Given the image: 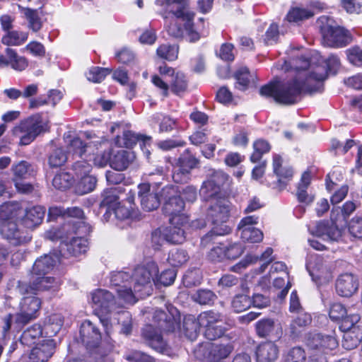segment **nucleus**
Returning a JSON list of instances; mask_svg holds the SVG:
<instances>
[{
    "label": "nucleus",
    "mask_w": 362,
    "mask_h": 362,
    "mask_svg": "<svg viewBox=\"0 0 362 362\" xmlns=\"http://www.w3.org/2000/svg\"><path fill=\"white\" fill-rule=\"evenodd\" d=\"M230 214V204L226 199L214 200L207 210V218L214 225H221L226 223Z\"/></svg>",
    "instance_id": "14"
},
{
    "label": "nucleus",
    "mask_w": 362,
    "mask_h": 362,
    "mask_svg": "<svg viewBox=\"0 0 362 362\" xmlns=\"http://www.w3.org/2000/svg\"><path fill=\"white\" fill-rule=\"evenodd\" d=\"M0 234L13 245H18L25 242V237L18 228L16 220L0 223Z\"/></svg>",
    "instance_id": "20"
},
{
    "label": "nucleus",
    "mask_w": 362,
    "mask_h": 362,
    "mask_svg": "<svg viewBox=\"0 0 362 362\" xmlns=\"http://www.w3.org/2000/svg\"><path fill=\"white\" fill-rule=\"evenodd\" d=\"M198 320L201 327L204 329L223 321V315L214 310H208L201 313L198 315Z\"/></svg>",
    "instance_id": "35"
},
{
    "label": "nucleus",
    "mask_w": 362,
    "mask_h": 362,
    "mask_svg": "<svg viewBox=\"0 0 362 362\" xmlns=\"http://www.w3.org/2000/svg\"><path fill=\"white\" fill-rule=\"evenodd\" d=\"M275 328V322L271 318H264L257 322L256 332L259 337L264 338L270 336Z\"/></svg>",
    "instance_id": "47"
},
{
    "label": "nucleus",
    "mask_w": 362,
    "mask_h": 362,
    "mask_svg": "<svg viewBox=\"0 0 362 362\" xmlns=\"http://www.w3.org/2000/svg\"><path fill=\"white\" fill-rule=\"evenodd\" d=\"M21 212L22 209L18 203H4L0 206V223L16 220Z\"/></svg>",
    "instance_id": "33"
},
{
    "label": "nucleus",
    "mask_w": 362,
    "mask_h": 362,
    "mask_svg": "<svg viewBox=\"0 0 362 362\" xmlns=\"http://www.w3.org/2000/svg\"><path fill=\"white\" fill-rule=\"evenodd\" d=\"M168 14L185 22L184 27L189 37V42L199 40V34L194 30V13L189 8V0H168Z\"/></svg>",
    "instance_id": "4"
},
{
    "label": "nucleus",
    "mask_w": 362,
    "mask_h": 362,
    "mask_svg": "<svg viewBox=\"0 0 362 362\" xmlns=\"http://www.w3.org/2000/svg\"><path fill=\"white\" fill-rule=\"evenodd\" d=\"M179 47L176 45L163 44L156 49L157 56L168 61H174L177 58Z\"/></svg>",
    "instance_id": "41"
},
{
    "label": "nucleus",
    "mask_w": 362,
    "mask_h": 362,
    "mask_svg": "<svg viewBox=\"0 0 362 362\" xmlns=\"http://www.w3.org/2000/svg\"><path fill=\"white\" fill-rule=\"evenodd\" d=\"M358 279L351 272H344L339 275L335 282L337 294L341 297H351L358 288Z\"/></svg>",
    "instance_id": "15"
},
{
    "label": "nucleus",
    "mask_w": 362,
    "mask_h": 362,
    "mask_svg": "<svg viewBox=\"0 0 362 362\" xmlns=\"http://www.w3.org/2000/svg\"><path fill=\"white\" fill-rule=\"evenodd\" d=\"M142 336L148 344L156 351L163 353L166 349V343L161 334L152 325H146L142 329Z\"/></svg>",
    "instance_id": "24"
},
{
    "label": "nucleus",
    "mask_w": 362,
    "mask_h": 362,
    "mask_svg": "<svg viewBox=\"0 0 362 362\" xmlns=\"http://www.w3.org/2000/svg\"><path fill=\"white\" fill-rule=\"evenodd\" d=\"M154 193L147 195H143L140 198L142 208L147 211H153L157 209L160 205V199L157 189H153Z\"/></svg>",
    "instance_id": "55"
},
{
    "label": "nucleus",
    "mask_w": 362,
    "mask_h": 362,
    "mask_svg": "<svg viewBox=\"0 0 362 362\" xmlns=\"http://www.w3.org/2000/svg\"><path fill=\"white\" fill-rule=\"evenodd\" d=\"M230 228L226 225L222 226L221 228L214 227L210 233L205 235L201 240V244L204 247L209 245L213 240L214 236L223 235L229 233Z\"/></svg>",
    "instance_id": "61"
},
{
    "label": "nucleus",
    "mask_w": 362,
    "mask_h": 362,
    "mask_svg": "<svg viewBox=\"0 0 362 362\" xmlns=\"http://www.w3.org/2000/svg\"><path fill=\"white\" fill-rule=\"evenodd\" d=\"M86 147L87 145L83 144L80 138L75 137L70 141L68 145L69 154L81 158L86 152Z\"/></svg>",
    "instance_id": "60"
},
{
    "label": "nucleus",
    "mask_w": 362,
    "mask_h": 362,
    "mask_svg": "<svg viewBox=\"0 0 362 362\" xmlns=\"http://www.w3.org/2000/svg\"><path fill=\"white\" fill-rule=\"evenodd\" d=\"M54 349L53 339H44L31 350L29 358L33 362H46L53 355Z\"/></svg>",
    "instance_id": "22"
},
{
    "label": "nucleus",
    "mask_w": 362,
    "mask_h": 362,
    "mask_svg": "<svg viewBox=\"0 0 362 362\" xmlns=\"http://www.w3.org/2000/svg\"><path fill=\"white\" fill-rule=\"evenodd\" d=\"M254 152L250 156L252 163L259 161L262 155L269 151L270 145L264 139H258L253 144Z\"/></svg>",
    "instance_id": "56"
},
{
    "label": "nucleus",
    "mask_w": 362,
    "mask_h": 362,
    "mask_svg": "<svg viewBox=\"0 0 362 362\" xmlns=\"http://www.w3.org/2000/svg\"><path fill=\"white\" fill-rule=\"evenodd\" d=\"M199 164V160L186 149L173 165L172 178L176 183H187L191 177V171Z\"/></svg>",
    "instance_id": "6"
},
{
    "label": "nucleus",
    "mask_w": 362,
    "mask_h": 362,
    "mask_svg": "<svg viewBox=\"0 0 362 362\" xmlns=\"http://www.w3.org/2000/svg\"><path fill=\"white\" fill-rule=\"evenodd\" d=\"M45 209L41 206H34L25 210L21 218L22 224L28 228L33 229L42 222Z\"/></svg>",
    "instance_id": "25"
},
{
    "label": "nucleus",
    "mask_w": 362,
    "mask_h": 362,
    "mask_svg": "<svg viewBox=\"0 0 362 362\" xmlns=\"http://www.w3.org/2000/svg\"><path fill=\"white\" fill-rule=\"evenodd\" d=\"M322 42L331 47H342L351 42L349 33L341 27H334L329 24L321 26Z\"/></svg>",
    "instance_id": "10"
},
{
    "label": "nucleus",
    "mask_w": 362,
    "mask_h": 362,
    "mask_svg": "<svg viewBox=\"0 0 362 362\" xmlns=\"http://www.w3.org/2000/svg\"><path fill=\"white\" fill-rule=\"evenodd\" d=\"M199 322L198 317L195 318L193 315H188L184 318L182 332L185 336L190 341L195 340L199 332Z\"/></svg>",
    "instance_id": "32"
},
{
    "label": "nucleus",
    "mask_w": 362,
    "mask_h": 362,
    "mask_svg": "<svg viewBox=\"0 0 362 362\" xmlns=\"http://www.w3.org/2000/svg\"><path fill=\"white\" fill-rule=\"evenodd\" d=\"M231 305L235 312L240 313L250 308L252 300L246 294H237L233 297Z\"/></svg>",
    "instance_id": "53"
},
{
    "label": "nucleus",
    "mask_w": 362,
    "mask_h": 362,
    "mask_svg": "<svg viewBox=\"0 0 362 362\" xmlns=\"http://www.w3.org/2000/svg\"><path fill=\"white\" fill-rule=\"evenodd\" d=\"M134 152L127 150H119L113 154L110 160V167L116 171L126 170L134 161Z\"/></svg>",
    "instance_id": "26"
},
{
    "label": "nucleus",
    "mask_w": 362,
    "mask_h": 362,
    "mask_svg": "<svg viewBox=\"0 0 362 362\" xmlns=\"http://www.w3.org/2000/svg\"><path fill=\"white\" fill-rule=\"evenodd\" d=\"M329 317L332 321H341L339 329L342 332L349 331L361 319L359 314L351 313L340 303L330 304Z\"/></svg>",
    "instance_id": "11"
},
{
    "label": "nucleus",
    "mask_w": 362,
    "mask_h": 362,
    "mask_svg": "<svg viewBox=\"0 0 362 362\" xmlns=\"http://www.w3.org/2000/svg\"><path fill=\"white\" fill-rule=\"evenodd\" d=\"M115 319L118 324L122 325L121 332L124 334H129L132 329V315L128 311H122L116 314Z\"/></svg>",
    "instance_id": "57"
},
{
    "label": "nucleus",
    "mask_w": 362,
    "mask_h": 362,
    "mask_svg": "<svg viewBox=\"0 0 362 362\" xmlns=\"http://www.w3.org/2000/svg\"><path fill=\"white\" fill-rule=\"evenodd\" d=\"M74 182V176L66 172L57 174L52 180L53 186L60 190H66L70 188Z\"/></svg>",
    "instance_id": "46"
},
{
    "label": "nucleus",
    "mask_w": 362,
    "mask_h": 362,
    "mask_svg": "<svg viewBox=\"0 0 362 362\" xmlns=\"http://www.w3.org/2000/svg\"><path fill=\"white\" fill-rule=\"evenodd\" d=\"M119 187H112L106 190L103 194V200L100 203V207H107V210L114 211L115 208L119 206V197L117 194Z\"/></svg>",
    "instance_id": "37"
},
{
    "label": "nucleus",
    "mask_w": 362,
    "mask_h": 362,
    "mask_svg": "<svg viewBox=\"0 0 362 362\" xmlns=\"http://www.w3.org/2000/svg\"><path fill=\"white\" fill-rule=\"evenodd\" d=\"M310 230L312 234L324 240L337 241L341 236V231L338 227L329 221H320Z\"/></svg>",
    "instance_id": "21"
},
{
    "label": "nucleus",
    "mask_w": 362,
    "mask_h": 362,
    "mask_svg": "<svg viewBox=\"0 0 362 362\" xmlns=\"http://www.w3.org/2000/svg\"><path fill=\"white\" fill-rule=\"evenodd\" d=\"M65 246L68 252L74 256L86 252L88 248L87 240L81 237L73 238Z\"/></svg>",
    "instance_id": "45"
},
{
    "label": "nucleus",
    "mask_w": 362,
    "mask_h": 362,
    "mask_svg": "<svg viewBox=\"0 0 362 362\" xmlns=\"http://www.w3.org/2000/svg\"><path fill=\"white\" fill-rule=\"evenodd\" d=\"M59 281L52 276H37L29 284L19 282L18 290L22 295L37 294L38 292L56 288Z\"/></svg>",
    "instance_id": "12"
},
{
    "label": "nucleus",
    "mask_w": 362,
    "mask_h": 362,
    "mask_svg": "<svg viewBox=\"0 0 362 362\" xmlns=\"http://www.w3.org/2000/svg\"><path fill=\"white\" fill-rule=\"evenodd\" d=\"M185 208V202L180 195L176 198H173L164 203L163 211L170 216L169 221L173 224L187 223L188 218L182 214Z\"/></svg>",
    "instance_id": "16"
},
{
    "label": "nucleus",
    "mask_w": 362,
    "mask_h": 362,
    "mask_svg": "<svg viewBox=\"0 0 362 362\" xmlns=\"http://www.w3.org/2000/svg\"><path fill=\"white\" fill-rule=\"evenodd\" d=\"M11 169L15 181L26 179L29 176L33 175L34 173L33 165L26 160H21L13 164Z\"/></svg>",
    "instance_id": "36"
},
{
    "label": "nucleus",
    "mask_w": 362,
    "mask_h": 362,
    "mask_svg": "<svg viewBox=\"0 0 362 362\" xmlns=\"http://www.w3.org/2000/svg\"><path fill=\"white\" fill-rule=\"evenodd\" d=\"M170 226L164 230V235L166 241L173 244H181L185 240L184 227L186 223L173 224L170 223Z\"/></svg>",
    "instance_id": "28"
},
{
    "label": "nucleus",
    "mask_w": 362,
    "mask_h": 362,
    "mask_svg": "<svg viewBox=\"0 0 362 362\" xmlns=\"http://www.w3.org/2000/svg\"><path fill=\"white\" fill-rule=\"evenodd\" d=\"M49 214L54 216L60 215L64 218H75L80 220L84 218V212L83 211L78 207L73 206L67 209H62V208H50Z\"/></svg>",
    "instance_id": "40"
},
{
    "label": "nucleus",
    "mask_w": 362,
    "mask_h": 362,
    "mask_svg": "<svg viewBox=\"0 0 362 362\" xmlns=\"http://www.w3.org/2000/svg\"><path fill=\"white\" fill-rule=\"evenodd\" d=\"M8 58L10 59L11 65L16 70H23L27 66L26 59L23 57H18L15 50L11 48L6 49Z\"/></svg>",
    "instance_id": "59"
},
{
    "label": "nucleus",
    "mask_w": 362,
    "mask_h": 362,
    "mask_svg": "<svg viewBox=\"0 0 362 362\" xmlns=\"http://www.w3.org/2000/svg\"><path fill=\"white\" fill-rule=\"evenodd\" d=\"M189 259V255L182 248H173L168 253V261L173 267H180Z\"/></svg>",
    "instance_id": "42"
},
{
    "label": "nucleus",
    "mask_w": 362,
    "mask_h": 362,
    "mask_svg": "<svg viewBox=\"0 0 362 362\" xmlns=\"http://www.w3.org/2000/svg\"><path fill=\"white\" fill-rule=\"evenodd\" d=\"M43 329L41 325L35 324L25 330L21 337V342L22 344L30 346L35 344L43 333Z\"/></svg>",
    "instance_id": "34"
},
{
    "label": "nucleus",
    "mask_w": 362,
    "mask_h": 362,
    "mask_svg": "<svg viewBox=\"0 0 362 362\" xmlns=\"http://www.w3.org/2000/svg\"><path fill=\"white\" fill-rule=\"evenodd\" d=\"M110 73L111 70L110 69L93 66L91 67L86 73V78L89 81L100 83Z\"/></svg>",
    "instance_id": "54"
},
{
    "label": "nucleus",
    "mask_w": 362,
    "mask_h": 362,
    "mask_svg": "<svg viewBox=\"0 0 362 362\" xmlns=\"http://www.w3.org/2000/svg\"><path fill=\"white\" fill-rule=\"evenodd\" d=\"M192 298L200 305H211L216 298V296L210 290L199 289L192 296Z\"/></svg>",
    "instance_id": "48"
},
{
    "label": "nucleus",
    "mask_w": 362,
    "mask_h": 362,
    "mask_svg": "<svg viewBox=\"0 0 362 362\" xmlns=\"http://www.w3.org/2000/svg\"><path fill=\"white\" fill-rule=\"evenodd\" d=\"M80 337L83 344L89 350L98 348L101 341L100 332L90 320H86L82 323Z\"/></svg>",
    "instance_id": "18"
},
{
    "label": "nucleus",
    "mask_w": 362,
    "mask_h": 362,
    "mask_svg": "<svg viewBox=\"0 0 362 362\" xmlns=\"http://www.w3.org/2000/svg\"><path fill=\"white\" fill-rule=\"evenodd\" d=\"M23 13L28 21V27L33 32H37L42 28V21L37 10L25 8Z\"/></svg>",
    "instance_id": "51"
},
{
    "label": "nucleus",
    "mask_w": 362,
    "mask_h": 362,
    "mask_svg": "<svg viewBox=\"0 0 362 362\" xmlns=\"http://www.w3.org/2000/svg\"><path fill=\"white\" fill-rule=\"evenodd\" d=\"M314 13L306 8L295 7L291 8L286 15V19L289 22L298 23L312 17Z\"/></svg>",
    "instance_id": "50"
},
{
    "label": "nucleus",
    "mask_w": 362,
    "mask_h": 362,
    "mask_svg": "<svg viewBox=\"0 0 362 362\" xmlns=\"http://www.w3.org/2000/svg\"><path fill=\"white\" fill-rule=\"evenodd\" d=\"M41 304V300L37 297H24L20 303L19 311L15 315L16 324L22 326L37 318Z\"/></svg>",
    "instance_id": "9"
},
{
    "label": "nucleus",
    "mask_w": 362,
    "mask_h": 362,
    "mask_svg": "<svg viewBox=\"0 0 362 362\" xmlns=\"http://www.w3.org/2000/svg\"><path fill=\"white\" fill-rule=\"evenodd\" d=\"M63 325V317L60 314H52L44 321V332L47 337L56 335Z\"/></svg>",
    "instance_id": "31"
},
{
    "label": "nucleus",
    "mask_w": 362,
    "mask_h": 362,
    "mask_svg": "<svg viewBox=\"0 0 362 362\" xmlns=\"http://www.w3.org/2000/svg\"><path fill=\"white\" fill-rule=\"evenodd\" d=\"M306 344L310 354L319 356L327 355L335 349L338 346V341L334 335L317 333L308 337Z\"/></svg>",
    "instance_id": "8"
},
{
    "label": "nucleus",
    "mask_w": 362,
    "mask_h": 362,
    "mask_svg": "<svg viewBox=\"0 0 362 362\" xmlns=\"http://www.w3.org/2000/svg\"><path fill=\"white\" fill-rule=\"evenodd\" d=\"M158 269L153 262L145 265H139L134 269L131 275L132 290L139 293L140 298L150 296L153 291V284L156 283Z\"/></svg>",
    "instance_id": "3"
},
{
    "label": "nucleus",
    "mask_w": 362,
    "mask_h": 362,
    "mask_svg": "<svg viewBox=\"0 0 362 362\" xmlns=\"http://www.w3.org/2000/svg\"><path fill=\"white\" fill-rule=\"evenodd\" d=\"M150 139V137L137 135L132 131H124L122 136H117L116 137L115 144L120 147L124 146L126 148H132L139 140H142L144 144H146V143Z\"/></svg>",
    "instance_id": "29"
},
{
    "label": "nucleus",
    "mask_w": 362,
    "mask_h": 362,
    "mask_svg": "<svg viewBox=\"0 0 362 362\" xmlns=\"http://www.w3.org/2000/svg\"><path fill=\"white\" fill-rule=\"evenodd\" d=\"M188 86V82L185 75L182 72H177L170 81V88L173 93L176 95H180L185 93Z\"/></svg>",
    "instance_id": "43"
},
{
    "label": "nucleus",
    "mask_w": 362,
    "mask_h": 362,
    "mask_svg": "<svg viewBox=\"0 0 362 362\" xmlns=\"http://www.w3.org/2000/svg\"><path fill=\"white\" fill-rule=\"evenodd\" d=\"M310 181V173L308 171L304 172L301 176L300 182L298 183L296 192V196L300 202L310 204L313 201V197L309 195L307 192Z\"/></svg>",
    "instance_id": "30"
},
{
    "label": "nucleus",
    "mask_w": 362,
    "mask_h": 362,
    "mask_svg": "<svg viewBox=\"0 0 362 362\" xmlns=\"http://www.w3.org/2000/svg\"><path fill=\"white\" fill-rule=\"evenodd\" d=\"M257 362H275L279 354L278 346L272 341L260 344L256 349Z\"/></svg>",
    "instance_id": "23"
},
{
    "label": "nucleus",
    "mask_w": 362,
    "mask_h": 362,
    "mask_svg": "<svg viewBox=\"0 0 362 362\" xmlns=\"http://www.w3.org/2000/svg\"><path fill=\"white\" fill-rule=\"evenodd\" d=\"M48 122L40 115L36 114L21 120L13 129V135L19 139V144L26 146L39 135L48 131Z\"/></svg>",
    "instance_id": "2"
},
{
    "label": "nucleus",
    "mask_w": 362,
    "mask_h": 362,
    "mask_svg": "<svg viewBox=\"0 0 362 362\" xmlns=\"http://www.w3.org/2000/svg\"><path fill=\"white\" fill-rule=\"evenodd\" d=\"M224 322L212 325L204 329V336L209 340H215L223 335L226 332Z\"/></svg>",
    "instance_id": "62"
},
{
    "label": "nucleus",
    "mask_w": 362,
    "mask_h": 362,
    "mask_svg": "<svg viewBox=\"0 0 362 362\" xmlns=\"http://www.w3.org/2000/svg\"><path fill=\"white\" fill-rule=\"evenodd\" d=\"M168 312L170 313L169 316L161 310H156L154 318L158 322L160 329L165 332H171L178 327L180 315L178 310L173 306L168 308Z\"/></svg>",
    "instance_id": "19"
},
{
    "label": "nucleus",
    "mask_w": 362,
    "mask_h": 362,
    "mask_svg": "<svg viewBox=\"0 0 362 362\" xmlns=\"http://www.w3.org/2000/svg\"><path fill=\"white\" fill-rule=\"evenodd\" d=\"M258 219L257 216H248L243 218L239 223L238 229L240 238L244 242L255 243L262 240L263 233L254 227L258 223Z\"/></svg>",
    "instance_id": "13"
},
{
    "label": "nucleus",
    "mask_w": 362,
    "mask_h": 362,
    "mask_svg": "<svg viewBox=\"0 0 362 362\" xmlns=\"http://www.w3.org/2000/svg\"><path fill=\"white\" fill-rule=\"evenodd\" d=\"M58 257L55 255H45L37 259L33 266V274L36 276H45L52 270Z\"/></svg>",
    "instance_id": "27"
},
{
    "label": "nucleus",
    "mask_w": 362,
    "mask_h": 362,
    "mask_svg": "<svg viewBox=\"0 0 362 362\" xmlns=\"http://www.w3.org/2000/svg\"><path fill=\"white\" fill-rule=\"evenodd\" d=\"M306 358L304 350L299 347L291 349L286 354L284 362H305Z\"/></svg>",
    "instance_id": "64"
},
{
    "label": "nucleus",
    "mask_w": 362,
    "mask_h": 362,
    "mask_svg": "<svg viewBox=\"0 0 362 362\" xmlns=\"http://www.w3.org/2000/svg\"><path fill=\"white\" fill-rule=\"evenodd\" d=\"M68 159V156L61 148L54 149L48 158V163L51 168H59L63 165Z\"/></svg>",
    "instance_id": "52"
},
{
    "label": "nucleus",
    "mask_w": 362,
    "mask_h": 362,
    "mask_svg": "<svg viewBox=\"0 0 362 362\" xmlns=\"http://www.w3.org/2000/svg\"><path fill=\"white\" fill-rule=\"evenodd\" d=\"M79 180L76 185L77 192L83 194L92 192L96 185L97 179L95 176L89 174L83 175L78 178Z\"/></svg>",
    "instance_id": "44"
},
{
    "label": "nucleus",
    "mask_w": 362,
    "mask_h": 362,
    "mask_svg": "<svg viewBox=\"0 0 362 362\" xmlns=\"http://www.w3.org/2000/svg\"><path fill=\"white\" fill-rule=\"evenodd\" d=\"M75 176L77 178L89 174L92 170V165L86 160L82 159L74 163L71 167Z\"/></svg>",
    "instance_id": "63"
},
{
    "label": "nucleus",
    "mask_w": 362,
    "mask_h": 362,
    "mask_svg": "<svg viewBox=\"0 0 362 362\" xmlns=\"http://www.w3.org/2000/svg\"><path fill=\"white\" fill-rule=\"evenodd\" d=\"M211 346L209 342L199 344L194 350L195 357L202 361L211 362Z\"/></svg>",
    "instance_id": "58"
},
{
    "label": "nucleus",
    "mask_w": 362,
    "mask_h": 362,
    "mask_svg": "<svg viewBox=\"0 0 362 362\" xmlns=\"http://www.w3.org/2000/svg\"><path fill=\"white\" fill-rule=\"evenodd\" d=\"M233 350V346L229 343L227 344H211V362H218L220 360L227 358Z\"/></svg>",
    "instance_id": "38"
},
{
    "label": "nucleus",
    "mask_w": 362,
    "mask_h": 362,
    "mask_svg": "<svg viewBox=\"0 0 362 362\" xmlns=\"http://www.w3.org/2000/svg\"><path fill=\"white\" fill-rule=\"evenodd\" d=\"M110 283L112 288L117 293L118 298L124 303H136L130 274L122 271L114 272L111 275Z\"/></svg>",
    "instance_id": "7"
},
{
    "label": "nucleus",
    "mask_w": 362,
    "mask_h": 362,
    "mask_svg": "<svg viewBox=\"0 0 362 362\" xmlns=\"http://www.w3.org/2000/svg\"><path fill=\"white\" fill-rule=\"evenodd\" d=\"M209 178L204 182L201 192L208 198L216 196L221 190V187L228 180V175L221 170H211Z\"/></svg>",
    "instance_id": "17"
},
{
    "label": "nucleus",
    "mask_w": 362,
    "mask_h": 362,
    "mask_svg": "<svg viewBox=\"0 0 362 362\" xmlns=\"http://www.w3.org/2000/svg\"><path fill=\"white\" fill-rule=\"evenodd\" d=\"M28 34L25 32L17 30L8 31L3 36L1 42L6 45L18 46L28 40Z\"/></svg>",
    "instance_id": "39"
},
{
    "label": "nucleus",
    "mask_w": 362,
    "mask_h": 362,
    "mask_svg": "<svg viewBox=\"0 0 362 362\" xmlns=\"http://www.w3.org/2000/svg\"><path fill=\"white\" fill-rule=\"evenodd\" d=\"M91 300L94 305V311L98 315L100 322L105 329L106 334L108 336L110 322L105 315L114 308L115 297L111 292L107 290L98 289L91 293Z\"/></svg>",
    "instance_id": "5"
},
{
    "label": "nucleus",
    "mask_w": 362,
    "mask_h": 362,
    "mask_svg": "<svg viewBox=\"0 0 362 362\" xmlns=\"http://www.w3.org/2000/svg\"><path fill=\"white\" fill-rule=\"evenodd\" d=\"M236 79L235 88L240 90H245L250 81V74L247 67H240L234 76Z\"/></svg>",
    "instance_id": "49"
},
{
    "label": "nucleus",
    "mask_w": 362,
    "mask_h": 362,
    "mask_svg": "<svg viewBox=\"0 0 362 362\" xmlns=\"http://www.w3.org/2000/svg\"><path fill=\"white\" fill-rule=\"evenodd\" d=\"M326 66L311 65L304 57L293 58L290 62H285L282 67L286 71L294 69L296 76L286 81H272L263 86L259 94L265 98H273L278 103L293 105L300 98L303 93H312L320 91L322 81L326 79L327 71L335 74L340 66L339 59L331 55L325 60Z\"/></svg>",
    "instance_id": "1"
}]
</instances>
